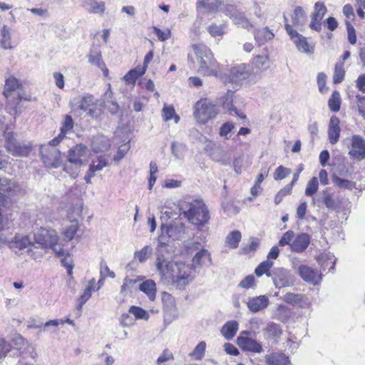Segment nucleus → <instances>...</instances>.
Wrapping results in <instances>:
<instances>
[{"label": "nucleus", "mask_w": 365, "mask_h": 365, "mask_svg": "<svg viewBox=\"0 0 365 365\" xmlns=\"http://www.w3.org/2000/svg\"><path fill=\"white\" fill-rule=\"evenodd\" d=\"M155 266L161 279L178 289H184L194 280L192 273L195 266L175 260L173 252L165 243L158 247Z\"/></svg>", "instance_id": "obj_1"}, {"label": "nucleus", "mask_w": 365, "mask_h": 365, "mask_svg": "<svg viewBox=\"0 0 365 365\" xmlns=\"http://www.w3.org/2000/svg\"><path fill=\"white\" fill-rule=\"evenodd\" d=\"M180 215L187 221L200 229L208 223L210 215L207 205L202 200H193L191 202L182 203L180 207Z\"/></svg>", "instance_id": "obj_2"}, {"label": "nucleus", "mask_w": 365, "mask_h": 365, "mask_svg": "<svg viewBox=\"0 0 365 365\" xmlns=\"http://www.w3.org/2000/svg\"><path fill=\"white\" fill-rule=\"evenodd\" d=\"M197 63L198 71L205 76H219V64L215 59L211 50L203 44L192 45Z\"/></svg>", "instance_id": "obj_3"}, {"label": "nucleus", "mask_w": 365, "mask_h": 365, "mask_svg": "<svg viewBox=\"0 0 365 365\" xmlns=\"http://www.w3.org/2000/svg\"><path fill=\"white\" fill-rule=\"evenodd\" d=\"M35 244L41 247H50L58 256L68 255V252L58 242V236L54 230L42 229L34 235Z\"/></svg>", "instance_id": "obj_4"}, {"label": "nucleus", "mask_w": 365, "mask_h": 365, "mask_svg": "<svg viewBox=\"0 0 365 365\" xmlns=\"http://www.w3.org/2000/svg\"><path fill=\"white\" fill-rule=\"evenodd\" d=\"M217 114L216 106L207 98L200 99L194 106V116L199 123L205 124Z\"/></svg>", "instance_id": "obj_5"}, {"label": "nucleus", "mask_w": 365, "mask_h": 365, "mask_svg": "<svg viewBox=\"0 0 365 365\" xmlns=\"http://www.w3.org/2000/svg\"><path fill=\"white\" fill-rule=\"evenodd\" d=\"M341 200L329 188L319 192L312 197V204L321 207L325 206L328 210H336L341 207Z\"/></svg>", "instance_id": "obj_6"}, {"label": "nucleus", "mask_w": 365, "mask_h": 365, "mask_svg": "<svg viewBox=\"0 0 365 365\" xmlns=\"http://www.w3.org/2000/svg\"><path fill=\"white\" fill-rule=\"evenodd\" d=\"M41 159L47 168H58L62 165L61 151L54 146L41 145Z\"/></svg>", "instance_id": "obj_7"}, {"label": "nucleus", "mask_w": 365, "mask_h": 365, "mask_svg": "<svg viewBox=\"0 0 365 365\" xmlns=\"http://www.w3.org/2000/svg\"><path fill=\"white\" fill-rule=\"evenodd\" d=\"M223 13L229 16L235 24L240 26L244 29L250 31L254 27V24L245 13L239 11L235 5L227 4L225 6Z\"/></svg>", "instance_id": "obj_8"}, {"label": "nucleus", "mask_w": 365, "mask_h": 365, "mask_svg": "<svg viewBox=\"0 0 365 365\" xmlns=\"http://www.w3.org/2000/svg\"><path fill=\"white\" fill-rule=\"evenodd\" d=\"M271 278L276 288L281 289L294 284L295 277L290 271L282 267H275L272 270Z\"/></svg>", "instance_id": "obj_9"}, {"label": "nucleus", "mask_w": 365, "mask_h": 365, "mask_svg": "<svg viewBox=\"0 0 365 365\" xmlns=\"http://www.w3.org/2000/svg\"><path fill=\"white\" fill-rule=\"evenodd\" d=\"M97 101L92 95L87 94L81 98V101L72 106L76 111L81 110L87 113V115L94 119H98L101 115V110L97 109Z\"/></svg>", "instance_id": "obj_10"}, {"label": "nucleus", "mask_w": 365, "mask_h": 365, "mask_svg": "<svg viewBox=\"0 0 365 365\" xmlns=\"http://www.w3.org/2000/svg\"><path fill=\"white\" fill-rule=\"evenodd\" d=\"M6 148L16 156H26L31 151V146L16 140L12 132L6 133Z\"/></svg>", "instance_id": "obj_11"}, {"label": "nucleus", "mask_w": 365, "mask_h": 365, "mask_svg": "<svg viewBox=\"0 0 365 365\" xmlns=\"http://www.w3.org/2000/svg\"><path fill=\"white\" fill-rule=\"evenodd\" d=\"M284 27L286 31L300 52H303L307 54H312L314 53V46L308 43L306 37L294 30L292 26L288 24H285Z\"/></svg>", "instance_id": "obj_12"}, {"label": "nucleus", "mask_w": 365, "mask_h": 365, "mask_svg": "<svg viewBox=\"0 0 365 365\" xmlns=\"http://www.w3.org/2000/svg\"><path fill=\"white\" fill-rule=\"evenodd\" d=\"M81 212L82 208L81 205H76L68 210V218L71 225L66 227L63 231L64 237L68 241L73 239L78 230V218L81 217Z\"/></svg>", "instance_id": "obj_13"}, {"label": "nucleus", "mask_w": 365, "mask_h": 365, "mask_svg": "<svg viewBox=\"0 0 365 365\" xmlns=\"http://www.w3.org/2000/svg\"><path fill=\"white\" fill-rule=\"evenodd\" d=\"M88 156V150L87 147L82 144L76 145L68 150L67 161L71 164L82 165L84 161H86Z\"/></svg>", "instance_id": "obj_14"}, {"label": "nucleus", "mask_w": 365, "mask_h": 365, "mask_svg": "<svg viewBox=\"0 0 365 365\" xmlns=\"http://www.w3.org/2000/svg\"><path fill=\"white\" fill-rule=\"evenodd\" d=\"M349 155L353 159L361 160L365 158V140L359 135H354L351 138V149Z\"/></svg>", "instance_id": "obj_15"}, {"label": "nucleus", "mask_w": 365, "mask_h": 365, "mask_svg": "<svg viewBox=\"0 0 365 365\" xmlns=\"http://www.w3.org/2000/svg\"><path fill=\"white\" fill-rule=\"evenodd\" d=\"M162 233L166 234L169 238L173 240H180L184 237L185 226L181 222H175L170 226H165L163 223L161 226Z\"/></svg>", "instance_id": "obj_16"}, {"label": "nucleus", "mask_w": 365, "mask_h": 365, "mask_svg": "<svg viewBox=\"0 0 365 365\" xmlns=\"http://www.w3.org/2000/svg\"><path fill=\"white\" fill-rule=\"evenodd\" d=\"M298 274L304 281L314 285L318 284L322 280V275L307 265H300Z\"/></svg>", "instance_id": "obj_17"}, {"label": "nucleus", "mask_w": 365, "mask_h": 365, "mask_svg": "<svg viewBox=\"0 0 365 365\" xmlns=\"http://www.w3.org/2000/svg\"><path fill=\"white\" fill-rule=\"evenodd\" d=\"M251 73L250 66L244 63L236 65L231 68L230 80L238 82L247 79Z\"/></svg>", "instance_id": "obj_18"}, {"label": "nucleus", "mask_w": 365, "mask_h": 365, "mask_svg": "<svg viewBox=\"0 0 365 365\" xmlns=\"http://www.w3.org/2000/svg\"><path fill=\"white\" fill-rule=\"evenodd\" d=\"M237 341L238 346L244 351L253 353H261L263 351L260 343L252 338L240 336Z\"/></svg>", "instance_id": "obj_19"}, {"label": "nucleus", "mask_w": 365, "mask_h": 365, "mask_svg": "<svg viewBox=\"0 0 365 365\" xmlns=\"http://www.w3.org/2000/svg\"><path fill=\"white\" fill-rule=\"evenodd\" d=\"M266 365H292L289 357L282 351H274L264 356Z\"/></svg>", "instance_id": "obj_20"}, {"label": "nucleus", "mask_w": 365, "mask_h": 365, "mask_svg": "<svg viewBox=\"0 0 365 365\" xmlns=\"http://www.w3.org/2000/svg\"><path fill=\"white\" fill-rule=\"evenodd\" d=\"M339 124L340 120L338 117L336 115L331 117L328 126V137L331 145H335L339 141L341 133Z\"/></svg>", "instance_id": "obj_21"}, {"label": "nucleus", "mask_w": 365, "mask_h": 365, "mask_svg": "<svg viewBox=\"0 0 365 365\" xmlns=\"http://www.w3.org/2000/svg\"><path fill=\"white\" fill-rule=\"evenodd\" d=\"M247 305L250 311L256 313L267 307L269 299L265 295L249 298Z\"/></svg>", "instance_id": "obj_22"}, {"label": "nucleus", "mask_w": 365, "mask_h": 365, "mask_svg": "<svg viewBox=\"0 0 365 365\" xmlns=\"http://www.w3.org/2000/svg\"><path fill=\"white\" fill-rule=\"evenodd\" d=\"M310 243V237L308 234L301 233L298 235L290 245L291 250L294 252H304Z\"/></svg>", "instance_id": "obj_23"}, {"label": "nucleus", "mask_w": 365, "mask_h": 365, "mask_svg": "<svg viewBox=\"0 0 365 365\" xmlns=\"http://www.w3.org/2000/svg\"><path fill=\"white\" fill-rule=\"evenodd\" d=\"M211 158L218 163H221L225 165H230L231 158L228 152L221 146L213 148L210 152Z\"/></svg>", "instance_id": "obj_24"}, {"label": "nucleus", "mask_w": 365, "mask_h": 365, "mask_svg": "<svg viewBox=\"0 0 365 365\" xmlns=\"http://www.w3.org/2000/svg\"><path fill=\"white\" fill-rule=\"evenodd\" d=\"M253 34L259 46L264 45L274 37V34L268 27L256 29Z\"/></svg>", "instance_id": "obj_25"}, {"label": "nucleus", "mask_w": 365, "mask_h": 365, "mask_svg": "<svg viewBox=\"0 0 365 365\" xmlns=\"http://www.w3.org/2000/svg\"><path fill=\"white\" fill-rule=\"evenodd\" d=\"M20 190L17 182L7 178H0V192L11 196Z\"/></svg>", "instance_id": "obj_26"}, {"label": "nucleus", "mask_w": 365, "mask_h": 365, "mask_svg": "<svg viewBox=\"0 0 365 365\" xmlns=\"http://www.w3.org/2000/svg\"><path fill=\"white\" fill-rule=\"evenodd\" d=\"M139 289L145 293L150 301H154L156 296V284L152 279H147L139 286Z\"/></svg>", "instance_id": "obj_27"}, {"label": "nucleus", "mask_w": 365, "mask_h": 365, "mask_svg": "<svg viewBox=\"0 0 365 365\" xmlns=\"http://www.w3.org/2000/svg\"><path fill=\"white\" fill-rule=\"evenodd\" d=\"M239 328L237 322L235 320L226 322L221 329V333L227 339H232L236 334Z\"/></svg>", "instance_id": "obj_28"}, {"label": "nucleus", "mask_w": 365, "mask_h": 365, "mask_svg": "<svg viewBox=\"0 0 365 365\" xmlns=\"http://www.w3.org/2000/svg\"><path fill=\"white\" fill-rule=\"evenodd\" d=\"M83 6L88 12L93 14H103L105 10V4L103 1L97 0H84Z\"/></svg>", "instance_id": "obj_29"}, {"label": "nucleus", "mask_w": 365, "mask_h": 365, "mask_svg": "<svg viewBox=\"0 0 365 365\" xmlns=\"http://www.w3.org/2000/svg\"><path fill=\"white\" fill-rule=\"evenodd\" d=\"M193 265L197 264L199 266L206 265L211 264L210 255L207 250L202 249L195 254L192 259Z\"/></svg>", "instance_id": "obj_30"}, {"label": "nucleus", "mask_w": 365, "mask_h": 365, "mask_svg": "<svg viewBox=\"0 0 365 365\" xmlns=\"http://www.w3.org/2000/svg\"><path fill=\"white\" fill-rule=\"evenodd\" d=\"M263 331L267 339H277L282 334L280 326L273 322L269 323Z\"/></svg>", "instance_id": "obj_31"}, {"label": "nucleus", "mask_w": 365, "mask_h": 365, "mask_svg": "<svg viewBox=\"0 0 365 365\" xmlns=\"http://www.w3.org/2000/svg\"><path fill=\"white\" fill-rule=\"evenodd\" d=\"M21 86L19 81L14 77H9L6 81L5 90L4 95L6 98H9L11 96V92L19 90Z\"/></svg>", "instance_id": "obj_32"}, {"label": "nucleus", "mask_w": 365, "mask_h": 365, "mask_svg": "<svg viewBox=\"0 0 365 365\" xmlns=\"http://www.w3.org/2000/svg\"><path fill=\"white\" fill-rule=\"evenodd\" d=\"M1 46L4 49L13 48L10 29L6 25L1 29Z\"/></svg>", "instance_id": "obj_33"}, {"label": "nucleus", "mask_w": 365, "mask_h": 365, "mask_svg": "<svg viewBox=\"0 0 365 365\" xmlns=\"http://www.w3.org/2000/svg\"><path fill=\"white\" fill-rule=\"evenodd\" d=\"M274 262L271 260L267 259L261 262L255 269V273L257 277H261L266 274L267 277H271L272 271L270 269L273 266Z\"/></svg>", "instance_id": "obj_34"}, {"label": "nucleus", "mask_w": 365, "mask_h": 365, "mask_svg": "<svg viewBox=\"0 0 365 365\" xmlns=\"http://www.w3.org/2000/svg\"><path fill=\"white\" fill-rule=\"evenodd\" d=\"M292 23L294 26H302L306 21V14L301 6L294 9L292 16Z\"/></svg>", "instance_id": "obj_35"}, {"label": "nucleus", "mask_w": 365, "mask_h": 365, "mask_svg": "<svg viewBox=\"0 0 365 365\" xmlns=\"http://www.w3.org/2000/svg\"><path fill=\"white\" fill-rule=\"evenodd\" d=\"M219 0H199L197 3V7L204 8L206 11L214 12L221 6Z\"/></svg>", "instance_id": "obj_36"}, {"label": "nucleus", "mask_w": 365, "mask_h": 365, "mask_svg": "<svg viewBox=\"0 0 365 365\" xmlns=\"http://www.w3.org/2000/svg\"><path fill=\"white\" fill-rule=\"evenodd\" d=\"M108 165V159L105 155H101L96 160H93L90 165L89 169L91 172L96 173L100 171Z\"/></svg>", "instance_id": "obj_37"}, {"label": "nucleus", "mask_w": 365, "mask_h": 365, "mask_svg": "<svg viewBox=\"0 0 365 365\" xmlns=\"http://www.w3.org/2000/svg\"><path fill=\"white\" fill-rule=\"evenodd\" d=\"M304 296L302 294H294L288 292L283 296V300L293 306L302 307V302L303 301Z\"/></svg>", "instance_id": "obj_38"}, {"label": "nucleus", "mask_w": 365, "mask_h": 365, "mask_svg": "<svg viewBox=\"0 0 365 365\" xmlns=\"http://www.w3.org/2000/svg\"><path fill=\"white\" fill-rule=\"evenodd\" d=\"M318 262L321 264L323 271H325L326 267L327 265L331 264V267L329 269V270L330 271L331 269H334L336 259L334 258V256L332 255L331 253H324L320 255V257L318 259Z\"/></svg>", "instance_id": "obj_39"}, {"label": "nucleus", "mask_w": 365, "mask_h": 365, "mask_svg": "<svg viewBox=\"0 0 365 365\" xmlns=\"http://www.w3.org/2000/svg\"><path fill=\"white\" fill-rule=\"evenodd\" d=\"M340 94L337 91H333L328 101L329 109L333 112H338L341 107Z\"/></svg>", "instance_id": "obj_40"}, {"label": "nucleus", "mask_w": 365, "mask_h": 365, "mask_svg": "<svg viewBox=\"0 0 365 365\" xmlns=\"http://www.w3.org/2000/svg\"><path fill=\"white\" fill-rule=\"evenodd\" d=\"M345 71L344 68V62H337L335 65L333 75V82L335 84L341 83L344 78Z\"/></svg>", "instance_id": "obj_41"}, {"label": "nucleus", "mask_w": 365, "mask_h": 365, "mask_svg": "<svg viewBox=\"0 0 365 365\" xmlns=\"http://www.w3.org/2000/svg\"><path fill=\"white\" fill-rule=\"evenodd\" d=\"M241 232L238 230H235L230 232L226 238V243L232 248H237L241 240Z\"/></svg>", "instance_id": "obj_42"}, {"label": "nucleus", "mask_w": 365, "mask_h": 365, "mask_svg": "<svg viewBox=\"0 0 365 365\" xmlns=\"http://www.w3.org/2000/svg\"><path fill=\"white\" fill-rule=\"evenodd\" d=\"M88 61L93 64L97 66L98 68L103 70L104 75L106 76L108 75V71L107 68H105V63H103L101 57V54L100 53H96V54L91 53L88 56Z\"/></svg>", "instance_id": "obj_43"}, {"label": "nucleus", "mask_w": 365, "mask_h": 365, "mask_svg": "<svg viewBox=\"0 0 365 365\" xmlns=\"http://www.w3.org/2000/svg\"><path fill=\"white\" fill-rule=\"evenodd\" d=\"M140 72L141 68L137 67L128 71L123 77V79L128 84H135L137 78L144 74Z\"/></svg>", "instance_id": "obj_44"}, {"label": "nucleus", "mask_w": 365, "mask_h": 365, "mask_svg": "<svg viewBox=\"0 0 365 365\" xmlns=\"http://www.w3.org/2000/svg\"><path fill=\"white\" fill-rule=\"evenodd\" d=\"M233 96L234 93L230 90H228L226 94L222 97L221 103L223 108L229 111H232L233 109L235 108L233 106Z\"/></svg>", "instance_id": "obj_45"}, {"label": "nucleus", "mask_w": 365, "mask_h": 365, "mask_svg": "<svg viewBox=\"0 0 365 365\" xmlns=\"http://www.w3.org/2000/svg\"><path fill=\"white\" fill-rule=\"evenodd\" d=\"M205 349L206 343L202 341L195 347L190 356L195 360H201L205 356Z\"/></svg>", "instance_id": "obj_46"}, {"label": "nucleus", "mask_w": 365, "mask_h": 365, "mask_svg": "<svg viewBox=\"0 0 365 365\" xmlns=\"http://www.w3.org/2000/svg\"><path fill=\"white\" fill-rule=\"evenodd\" d=\"M14 242H15L16 247L21 250L26 248L32 244L29 237L27 235L22 236V237L16 236ZM33 246L35 247H38V245L35 244V242H33Z\"/></svg>", "instance_id": "obj_47"}, {"label": "nucleus", "mask_w": 365, "mask_h": 365, "mask_svg": "<svg viewBox=\"0 0 365 365\" xmlns=\"http://www.w3.org/2000/svg\"><path fill=\"white\" fill-rule=\"evenodd\" d=\"M319 186V180L317 177L312 178L307 182V187L305 189V195L307 196L314 197V195L317 192Z\"/></svg>", "instance_id": "obj_48"}, {"label": "nucleus", "mask_w": 365, "mask_h": 365, "mask_svg": "<svg viewBox=\"0 0 365 365\" xmlns=\"http://www.w3.org/2000/svg\"><path fill=\"white\" fill-rule=\"evenodd\" d=\"M163 118L165 121H168L175 118V123H178L180 118L175 114V109L173 106H165L163 108Z\"/></svg>", "instance_id": "obj_49"}, {"label": "nucleus", "mask_w": 365, "mask_h": 365, "mask_svg": "<svg viewBox=\"0 0 365 365\" xmlns=\"http://www.w3.org/2000/svg\"><path fill=\"white\" fill-rule=\"evenodd\" d=\"M327 12L326 6L323 2L317 1L314 4V11L311 16L323 19Z\"/></svg>", "instance_id": "obj_50"}, {"label": "nucleus", "mask_w": 365, "mask_h": 365, "mask_svg": "<svg viewBox=\"0 0 365 365\" xmlns=\"http://www.w3.org/2000/svg\"><path fill=\"white\" fill-rule=\"evenodd\" d=\"M333 182L334 185L339 187V188L352 190L353 188L355 187L354 182L346 179H342L336 176L333 178Z\"/></svg>", "instance_id": "obj_51"}, {"label": "nucleus", "mask_w": 365, "mask_h": 365, "mask_svg": "<svg viewBox=\"0 0 365 365\" xmlns=\"http://www.w3.org/2000/svg\"><path fill=\"white\" fill-rule=\"evenodd\" d=\"M129 313L133 314L138 319L148 320L149 318L148 313L143 308L139 307L132 306L129 309Z\"/></svg>", "instance_id": "obj_52"}, {"label": "nucleus", "mask_w": 365, "mask_h": 365, "mask_svg": "<svg viewBox=\"0 0 365 365\" xmlns=\"http://www.w3.org/2000/svg\"><path fill=\"white\" fill-rule=\"evenodd\" d=\"M81 167V165L71 164L67 161L64 165L63 170L69 174L72 178H76L80 173Z\"/></svg>", "instance_id": "obj_53"}, {"label": "nucleus", "mask_w": 365, "mask_h": 365, "mask_svg": "<svg viewBox=\"0 0 365 365\" xmlns=\"http://www.w3.org/2000/svg\"><path fill=\"white\" fill-rule=\"evenodd\" d=\"M171 151L175 158L181 159L185 151V146L183 144L173 142L171 144Z\"/></svg>", "instance_id": "obj_54"}, {"label": "nucleus", "mask_w": 365, "mask_h": 365, "mask_svg": "<svg viewBox=\"0 0 365 365\" xmlns=\"http://www.w3.org/2000/svg\"><path fill=\"white\" fill-rule=\"evenodd\" d=\"M225 25L212 24L207 27V31L212 37L222 36L225 34Z\"/></svg>", "instance_id": "obj_55"}, {"label": "nucleus", "mask_w": 365, "mask_h": 365, "mask_svg": "<svg viewBox=\"0 0 365 365\" xmlns=\"http://www.w3.org/2000/svg\"><path fill=\"white\" fill-rule=\"evenodd\" d=\"M291 173V170L282 165L279 166L273 174V178L275 180H280L284 179Z\"/></svg>", "instance_id": "obj_56"}, {"label": "nucleus", "mask_w": 365, "mask_h": 365, "mask_svg": "<svg viewBox=\"0 0 365 365\" xmlns=\"http://www.w3.org/2000/svg\"><path fill=\"white\" fill-rule=\"evenodd\" d=\"M94 284L95 280L93 279L89 281L88 287L83 290V294L79 298V301H81V304H85L91 297Z\"/></svg>", "instance_id": "obj_57"}, {"label": "nucleus", "mask_w": 365, "mask_h": 365, "mask_svg": "<svg viewBox=\"0 0 365 365\" xmlns=\"http://www.w3.org/2000/svg\"><path fill=\"white\" fill-rule=\"evenodd\" d=\"M153 31L158 36V39L161 41H165L171 36V32L170 29L161 30L156 26H153Z\"/></svg>", "instance_id": "obj_58"}, {"label": "nucleus", "mask_w": 365, "mask_h": 365, "mask_svg": "<svg viewBox=\"0 0 365 365\" xmlns=\"http://www.w3.org/2000/svg\"><path fill=\"white\" fill-rule=\"evenodd\" d=\"M151 253V249L148 246H145L140 251L135 253V257L140 262H145L149 255Z\"/></svg>", "instance_id": "obj_59"}, {"label": "nucleus", "mask_w": 365, "mask_h": 365, "mask_svg": "<svg viewBox=\"0 0 365 365\" xmlns=\"http://www.w3.org/2000/svg\"><path fill=\"white\" fill-rule=\"evenodd\" d=\"M345 24L347 29L348 39L351 44L354 45L356 42V36L355 33V29L354 26L351 25L350 21L346 20Z\"/></svg>", "instance_id": "obj_60"}, {"label": "nucleus", "mask_w": 365, "mask_h": 365, "mask_svg": "<svg viewBox=\"0 0 365 365\" xmlns=\"http://www.w3.org/2000/svg\"><path fill=\"white\" fill-rule=\"evenodd\" d=\"M21 100L30 101V98L24 96L20 92H18L17 98L15 100L14 103L15 104V106L13 108L12 111L9 112L11 115H13L14 116V118H16L21 114V110L17 106Z\"/></svg>", "instance_id": "obj_61"}, {"label": "nucleus", "mask_w": 365, "mask_h": 365, "mask_svg": "<svg viewBox=\"0 0 365 365\" xmlns=\"http://www.w3.org/2000/svg\"><path fill=\"white\" fill-rule=\"evenodd\" d=\"M235 128V125L233 123L227 122L222 125L220 128L219 134L221 137L229 138V133L232 132V130Z\"/></svg>", "instance_id": "obj_62"}, {"label": "nucleus", "mask_w": 365, "mask_h": 365, "mask_svg": "<svg viewBox=\"0 0 365 365\" xmlns=\"http://www.w3.org/2000/svg\"><path fill=\"white\" fill-rule=\"evenodd\" d=\"M327 76L324 73H319L317 76V84L321 93H325L328 88L326 86Z\"/></svg>", "instance_id": "obj_63"}, {"label": "nucleus", "mask_w": 365, "mask_h": 365, "mask_svg": "<svg viewBox=\"0 0 365 365\" xmlns=\"http://www.w3.org/2000/svg\"><path fill=\"white\" fill-rule=\"evenodd\" d=\"M178 317L177 310L175 307H172L165 311L164 322L166 324H170Z\"/></svg>", "instance_id": "obj_64"}]
</instances>
